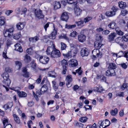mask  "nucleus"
Listing matches in <instances>:
<instances>
[{
    "mask_svg": "<svg viewBox=\"0 0 128 128\" xmlns=\"http://www.w3.org/2000/svg\"><path fill=\"white\" fill-rule=\"evenodd\" d=\"M101 42H94V47L96 48V50H94L92 51L93 54L92 56H98L100 54V51L99 49H100L102 44H101Z\"/></svg>",
    "mask_w": 128,
    "mask_h": 128,
    "instance_id": "nucleus-1",
    "label": "nucleus"
},
{
    "mask_svg": "<svg viewBox=\"0 0 128 128\" xmlns=\"http://www.w3.org/2000/svg\"><path fill=\"white\" fill-rule=\"evenodd\" d=\"M14 30V28L13 27L4 30V36L8 38H12Z\"/></svg>",
    "mask_w": 128,
    "mask_h": 128,
    "instance_id": "nucleus-2",
    "label": "nucleus"
},
{
    "mask_svg": "<svg viewBox=\"0 0 128 128\" xmlns=\"http://www.w3.org/2000/svg\"><path fill=\"white\" fill-rule=\"evenodd\" d=\"M2 76L4 79L3 82L7 86H9L10 83V80L8 78L9 76L7 72H4L1 75Z\"/></svg>",
    "mask_w": 128,
    "mask_h": 128,
    "instance_id": "nucleus-3",
    "label": "nucleus"
},
{
    "mask_svg": "<svg viewBox=\"0 0 128 128\" xmlns=\"http://www.w3.org/2000/svg\"><path fill=\"white\" fill-rule=\"evenodd\" d=\"M53 30L52 32L49 35L48 37L50 38L54 39L55 38L57 34L58 29L57 28H56L54 24H53Z\"/></svg>",
    "mask_w": 128,
    "mask_h": 128,
    "instance_id": "nucleus-4",
    "label": "nucleus"
},
{
    "mask_svg": "<svg viewBox=\"0 0 128 128\" xmlns=\"http://www.w3.org/2000/svg\"><path fill=\"white\" fill-rule=\"evenodd\" d=\"M34 13L36 16L38 18L40 19L44 18V16L42 13V11L40 9H35L34 10Z\"/></svg>",
    "mask_w": 128,
    "mask_h": 128,
    "instance_id": "nucleus-5",
    "label": "nucleus"
},
{
    "mask_svg": "<svg viewBox=\"0 0 128 128\" xmlns=\"http://www.w3.org/2000/svg\"><path fill=\"white\" fill-rule=\"evenodd\" d=\"M48 88L47 84H44L41 88L40 91H36V94H38V95L44 94L48 90Z\"/></svg>",
    "mask_w": 128,
    "mask_h": 128,
    "instance_id": "nucleus-6",
    "label": "nucleus"
},
{
    "mask_svg": "<svg viewBox=\"0 0 128 128\" xmlns=\"http://www.w3.org/2000/svg\"><path fill=\"white\" fill-rule=\"evenodd\" d=\"M78 51L77 49H75L74 50H70L68 51L66 54L64 56H76V54L78 53Z\"/></svg>",
    "mask_w": 128,
    "mask_h": 128,
    "instance_id": "nucleus-7",
    "label": "nucleus"
},
{
    "mask_svg": "<svg viewBox=\"0 0 128 128\" xmlns=\"http://www.w3.org/2000/svg\"><path fill=\"white\" fill-rule=\"evenodd\" d=\"M26 25L24 22H19L17 24L16 26L18 30H21L23 29Z\"/></svg>",
    "mask_w": 128,
    "mask_h": 128,
    "instance_id": "nucleus-8",
    "label": "nucleus"
},
{
    "mask_svg": "<svg viewBox=\"0 0 128 128\" xmlns=\"http://www.w3.org/2000/svg\"><path fill=\"white\" fill-rule=\"evenodd\" d=\"M84 20H82L81 18L78 19V21L75 22V23L79 28H81L84 26Z\"/></svg>",
    "mask_w": 128,
    "mask_h": 128,
    "instance_id": "nucleus-9",
    "label": "nucleus"
},
{
    "mask_svg": "<svg viewBox=\"0 0 128 128\" xmlns=\"http://www.w3.org/2000/svg\"><path fill=\"white\" fill-rule=\"evenodd\" d=\"M49 60V58L48 56H40L39 61L42 63L44 64H47Z\"/></svg>",
    "mask_w": 128,
    "mask_h": 128,
    "instance_id": "nucleus-10",
    "label": "nucleus"
},
{
    "mask_svg": "<svg viewBox=\"0 0 128 128\" xmlns=\"http://www.w3.org/2000/svg\"><path fill=\"white\" fill-rule=\"evenodd\" d=\"M116 74L115 71L113 69L108 70L106 72V76H115Z\"/></svg>",
    "mask_w": 128,
    "mask_h": 128,
    "instance_id": "nucleus-11",
    "label": "nucleus"
},
{
    "mask_svg": "<svg viewBox=\"0 0 128 128\" xmlns=\"http://www.w3.org/2000/svg\"><path fill=\"white\" fill-rule=\"evenodd\" d=\"M81 56H88L89 52L86 48H82L80 51Z\"/></svg>",
    "mask_w": 128,
    "mask_h": 128,
    "instance_id": "nucleus-12",
    "label": "nucleus"
},
{
    "mask_svg": "<svg viewBox=\"0 0 128 128\" xmlns=\"http://www.w3.org/2000/svg\"><path fill=\"white\" fill-rule=\"evenodd\" d=\"M69 18V16L67 12H63L61 14V19L62 21H67Z\"/></svg>",
    "mask_w": 128,
    "mask_h": 128,
    "instance_id": "nucleus-13",
    "label": "nucleus"
},
{
    "mask_svg": "<svg viewBox=\"0 0 128 128\" xmlns=\"http://www.w3.org/2000/svg\"><path fill=\"white\" fill-rule=\"evenodd\" d=\"M71 76V75H68L66 78V79L67 81L66 84L68 88L72 86V85L70 84L72 80Z\"/></svg>",
    "mask_w": 128,
    "mask_h": 128,
    "instance_id": "nucleus-14",
    "label": "nucleus"
},
{
    "mask_svg": "<svg viewBox=\"0 0 128 128\" xmlns=\"http://www.w3.org/2000/svg\"><path fill=\"white\" fill-rule=\"evenodd\" d=\"M78 64L77 61L75 59H72L69 61V65L72 67H76L78 65Z\"/></svg>",
    "mask_w": 128,
    "mask_h": 128,
    "instance_id": "nucleus-15",
    "label": "nucleus"
},
{
    "mask_svg": "<svg viewBox=\"0 0 128 128\" xmlns=\"http://www.w3.org/2000/svg\"><path fill=\"white\" fill-rule=\"evenodd\" d=\"M116 22L113 21L111 22L108 25V26L110 28V30L116 29Z\"/></svg>",
    "mask_w": 128,
    "mask_h": 128,
    "instance_id": "nucleus-16",
    "label": "nucleus"
},
{
    "mask_svg": "<svg viewBox=\"0 0 128 128\" xmlns=\"http://www.w3.org/2000/svg\"><path fill=\"white\" fill-rule=\"evenodd\" d=\"M33 47L31 46L29 48L27 49L26 51V54L24 56H29V55H32L34 53L33 50L32 49Z\"/></svg>",
    "mask_w": 128,
    "mask_h": 128,
    "instance_id": "nucleus-17",
    "label": "nucleus"
},
{
    "mask_svg": "<svg viewBox=\"0 0 128 128\" xmlns=\"http://www.w3.org/2000/svg\"><path fill=\"white\" fill-rule=\"evenodd\" d=\"M14 49L16 50L17 51L20 52H22L23 51V49L20 44L18 43H16L14 45Z\"/></svg>",
    "mask_w": 128,
    "mask_h": 128,
    "instance_id": "nucleus-18",
    "label": "nucleus"
},
{
    "mask_svg": "<svg viewBox=\"0 0 128 128\" xmlns=\"http://www.w3.org/2000/svg\"><path fill=\"white\" fill-rule=\"evenodd\" d=\"M78 39L80 42H83L86 40V36L83 34H80L78 36Z\"/></svg>",
    "mask_w": 128,
    "mask_h": 128,
    "instance_id": "nucleus-19",
    "label": "nucleus"
},
{
    "mask_svg": "<svg viewBox=\"0 0 128 128\" xmlns=\"http://www.w3.org/2000/svg\"><path fill=\"white\" fill-rule=\"evenodd\" d=\"M13 103L12 102H8L6 104L4 105L3 108L5 110L9 108H10L13 106Z\"/></svg>",
    "mask_w": 128,
    "mask_h": 128,
    "instance_id": "nucleus-20",
    "label": "nucleus"
},
{
    "mask_svg": "<svg viewBox=\"0 0 128 128\" xmlns=\"http://www.w3.org/2000/svg\"><path fill=\"white\" fill-rule=\"evenodd\" d=\"M52 56L53 55H57V56H61V53L60 51L54 48L53 50L52 51Z\"/></svg>",
    "mask_w": 128,
    "mask_h": 128,
    "instance_id": "nucleus-21",
    "label": "nucleus"
},
{
    "mask_svg": "<svg viewBox=\"0 0 128 128\" xmlns=\"http://www.w3.org/2000/svg\"><path fill=\"white\" fill-rule=\"evenodd\" d=\"M5 17L2 16H0V26H4L6 23Z\"/></svg>",
    "mask_w": 128,
    "mask_h": 128,
    "instance_id": "nucleus-22",
    "label": "nucleus"
},
{
    "mask_svg": "<svg viewBox=\"0 0 128 128\" xmlns=\"http://www.w3.org/2000/svg\"><path fill=\"white\" fill-rule=\"evenodd\" d=\"M116 34L115 33L112 32L108 36V38L109 42H111L114 40Z\"/></svg>",
    "mask_w": 128,
    "mask_h": 128,
    "instance_id": "nucleus-23",
    "label": "nucleus"
},
{
    "mask_svg": "<svg viewBox=\"0 0 128 128\" xmlns=\"http://www.w3.org/2000/svg\"><path fill=\"white\" fill-rule=\"evenodd\" d=\"M75 14L77 16L80 15L82 13V10L79 8L77 7H75L74 8Z\"/></svg>",
    "mask_w": 128,
    "mask_h": 128,
    "instance_id": "nucleus-24",
    "label": "nucleus"
},
{
    "mask_svg": "<svg viewBox=\"0 0 128 128\" xmlns=\"http://www.w3.org/2000/svg\"><path fill=\"white\" fill-rule=\"evenodd\" d=\"M118 6L120 8L124 9L126 7V2L121 1L118 2Z\"/></svg>",
    "mask_w": 128,
    "mask_h": 128,
    "instance_id": "nucleus-25",
    "label": "nucleus"
},
{
    "mask_svg": "<svg viewBox=\"0 0 128 128\" xmlns=\"http://www.w3.org/2000/svg\"><path fill=\"white\" fill-rule=\"evenodd\" d=\"M122 39V37H118L116 39V42L120 45L121 44H123V43L124 42V41Z\"/></svg>",
    "mask_w": 128,
    "mask_h": 128,
    "instance_id": "nucleus-26",
    "label": "nucleus"
},
{
    "mask_svg": "<svg viewBox=\"0 0 128 128\" xmlns=\"http://www.w3.org/2000/svg\"><path fill=\"white\" fill-rule=\"evenodd\" d=\"M39 40V38L37 36L30 38H29V40L30 42H36Z\"/></svg>",
    "mask_w": 128,
    "mask_h": 128,
    "instance_id": "nucleus-27",
    "label": "nucleus"
},
{
    "mask_svg": "<svg viewBox=\"0 0 128 128\" xmlns=\"http://www.w3.org/2000/svg\"><path fill=\"white\" fill-rule=\"evenodd\" d=\"M95 39L96 42H101L103 40L102 37L98 34H97L96 35Z\"/></svg>",
    "mask_w": 128,
    "mask_h": 128,
    "instance_id": "nucleus-28",
    "label": "nucleus"
},
{
    "mask_svg": "<svg viewBox=\"0 0 128 128\" xmlns=\"http://www.w3.org/2000/svg\"><path fill=\"white\" fill-rule=\"evenodd\" d=\"M13 116L14 117V120L15 122L18 124H20V120L19 117L15 114H13Z\"/></svg>",
    "mask_w": 128,
    "mask_h": 128,
    "instance_id": "nucleus-29",
    "label": "nucleus"
},
{
    "mask_svg": "<svg viewBox=\"0 0 128 128\" xmlns=\"http://www.w3.org/2000/svg\"><path fill=\"white\" fill-rule=\"evenodd\" d=\"M18 94L19 96L20 97H25L26 96L27 94L25 92H18Z\"/></svg>",
    "mask_w": 128,
    "mask_h": 128,
    "instance_id": "nucleus-30",
    "label": "nucleus"
},
{
    "mask_svg": "<svg viewBox=\"0 0 128 128\" xmlns=\"http://www.w3.org/2000/svg\"><path fill=\"white\" fill-rule=\"evenodd\" d=\"M21 36L20 32H18L13 35L12 37L14 39L18 40L20 38Z\"/></svg>",
    "mask_w": 128,
    "mask_h": 128,
    "instance_id": "nucleus-31",
    "label": "nucleus"
},
{
    "mask_svg": "<svg viewBox=\"0 0 128 128\" xmlns=\"http://www.w3.org/2000/svg\"><path fill=\"white\" fill-rule=\"evenodd\" d=\"M106 15L108 17H112L114 16L115 14L112 11H108L106 12Z\"/></svg>",
    "mask_w": 128,
    "mask_h": 128,
    "instance_id": "nucleus-32",
    "label": "nucleus"
},
{
    "mask_svg": "<svg viewBox=\"0 0 128 128\" xmlns=\"http://www.w3.org/2000/svg\"><path fill=\"white\" fill-rule=\"evenodd\" d=\"M116 65L114 64L113 63H110L109 64V66L108 67V68L109 69L114 70V69H116Z\"/></svg>",
    "mask_w": 128,
    "mask_h": 128,
    "instance_id": "nucleus-33",
    "label": "nucleus"
},
{
    "mask_svg": "<svg viewBox=\"0 0 128 128\" xmlns=\"http://www.w3.org/2000/svg\"><path fill=\"white\" fill-rule=\"evenodd\" d=\"M61 7V4L59 2H56L54 4V8L55 9H57Z\"/></svg>",
    "mask_w": 128,
    "mask_h": 128,
    "instance_id": "nucleus-34",
    "label": "nucleus"
},
{
    "mask_svg": "<svg viewBox=\"0 0 128 128\" xmlns=\"http://www.w3.org/2000/svg\"><path fill=\"white\" fill-rule=\"evenodd\" d=\"M92 18L91 16H87L84 18V22L85 23H86L92 19Z\"/></svg>",
    "mask_w": 128,
    "mask_h": 128,
    "instance_id": "nucleus-35",
    "label": "nucleus"
},
{
    "mask_svg": "<svg viewBox=\"0 0 128 128\" xmlns=\"http://www.w3.org/2000/svg\"><path fill=\"white\" fill-rule=\"evenodd\" d=\"M76 26V24L73 25H67L66 24V27L68 29H72L75 28Z\"/></svg>",
    "mask_w": 128,
    "mask_h": 128,
    "instance_id": "nucleus-36",
    "label": "nucleus"
},
{
    "mask_svg": "<svg viewBox=\"0 0 128 128\" xmlns=\"http://www.w3.org/2000/svg\"><path fill=\"white\" fill-rule=\"evenodd\" d=\"M51 48H52L50 46H48L47 48L46 51V52L47 55H50V56H52V54H51L52 51L51 52L50 50V49Z\"/></svg>",
    "mask_w": 128,
    "mask_h": 128,
    "instance_id": "nucleus-37",
    "label": "nucleus"
},
{
    "mask_svg": "<svg viewBox=\"0 0 128 128\" xmlns=\"http://www.w3.org/2000/svg\"><path fill=\"white\" fill-rule=\"evenodd\" d=\"M118 112V109L117 108H115L114 110H111L110 111L111 114L113 116H115L117 114Z\"/></svg>",
    "mask_w": 128,
    "mask_h": 128,
    "instance_id": "nucleus-38",
    "label": "nucleus"
},
{
    "mask_svg": "<svg viewBox=\"0 0 128 128\" xmlns=\"http://www.w3.org/2000/svg\"><path fill=\"white\" fill-rule=\"evenodd\" d=\"M88 119V118L86 116L82 117L80 118V121L82 122H86Z\"/></svg>",
    "mask_w": 128,
    "mask_h": 128,
    "instance_id": "nucleus-39",
    "label": "nucleus"
},
{
    "mask_svg": "<svg viewBox=\"0 0 128 128\" xmlns=\"http://www.w3.org/2000/svg\"><path fill=\"white\" fill-rule=\"evenodd\" d=\"M81 67H80L78 70H76V72H73L72 73L74 74V75L76 74V73H78V74L79 75H80L81 74L82 72V70H81Z\"/></svg>",
    "mask_w": 128,
    "mask_h": 128,
    "instance_id": "nucleus-40",
    "label": "nucleus"
},
{
    "mask_svg": "<svg viewBox=\"0 0 128 128\" xmlns=\"http://www.w3.org/2000/svg\"><path fill=\"white\" fill-rule=\"evenodd\" d=\"M128 52L127 51H122L120 52L118 54H122V55L118 56H128Z\"/></svg>",
    "mask_w": 128,
    "mask_h": 128,
    "instance_id": "nucleus-41",
    "label": "nucleus"
},
{
    "mask_svg": "<svg viewBox=\"0 0 128 128\" xmlns=\"http://www.w3.org/2000/svg\"><path fill=\"white\" fill-rule=\"evenodd\" d=\"M111 10L113 12L116 14V12L118 10V9L117 7L115 6H114L111 8Z\"/></svg>",
    "mask_w": 128,
    "mask_h": 128,
    "instance_id": "nucleus-42",
    "label": "nucleus"
},
{
    "mask_svg": "<svg viewBox=\"0 0 128 128\" xmlns=\"http://www.w3.org/2000/svg\"><path fill=\"white\" fill-rule=\"evenodd\" d=\"M31 58L30 56H24V60L26 63H28L30 62Z\"/></svg>",
    "mask_w": 128,
    "mask_h": 128,
    "instance_id": "nucleus-43",
    "label": "nucleus"
},
{
    "mask_svg": "<svg viewBox=\"0 0 128 128\" xmlns=\"http://www.w3.org/2000/svg\"><path fill=\"white\" fill-rule=\"evenodd\" d=\"M118 28H117L116 29V30L117 34H118L120 35H123L124 34L123 32H122L120 30H118Z\"/></svg>",
    "mask_w": 128,
    "mask_h": 128,
    "instance_id": "nucleus-44",
    "label": "nucleus"
},
{
    "mask_svg": "<svg viewBox=\"0 0 128 128\" xmlns=\"http://www.w3.org/2000/svg\"><path fill=\"white\" fill-rule=\"evenodd\" d=\"M3 123L4 124V127L5 128L7 126V125H9L10 124H8V121L7 119H5L3 121Z\"/></svg>",
    "mask_w": 128,
    "mask_h": 128,
    "instance_id": "nucleus-45",
    "label": "nucleus"
},
{
    "mask_svg": "<svg viewBox=\"0 0 128 128\" xmlns=\"http://www.w3.org/2000/svg\"><path fill=\"white\" fill-rule=\"evenodd\" d=\"M30 66L33 69H35L36 68V64L33 61L30 63Z\"/></svg>",
    "mask_w": 128,
    "mask_h": 128,
    "instance_id": "nucleus-46",
    "label": "nucleus"
},
{
    "mask_svg": "<svg viewBox=\"0 0 128 128\" xmlns=\"http://www.w3.org/2000/svg\"><path fill=\"white\" fill-rule=\"evenodd\" d=\"M12 44V42L9 39H8L6 42V45L7 48H8Z\"/></svg>",
    "mask_w": 128,
    "mask_h": 128,
    "instance_id": "nucleus-47",
    "label": "nucleus"
},
{
    "mask_svg": "<svg viewBox=\"0 0 128 128\" xmlns=\"http://www.w3.org/2000/svg\"><path fill=\"white\" fill-rule=\"evenodd\" d=\"M77 34L76 31H74L70 33V36L72 37H74L76 36Z\"/></svg>",
    "mask_w": 128,
    "mask_h": 128,
    "instance_id": "nucleus-48",
    "label": "nucleus"
},
{
    "mask_svg": "<svg viewBox=\"0 0 128 128\" xmlns=\"http://www.w3.org/2000/svg\"><path fill=\"white\" fill-rule=\"evenodd\" d=\"M124 41L127 42L128 41V34H126L122 37Z\"/></svg>",
    "mask_w": 128,
    "mask_h": 128,
    "instance_id": "nucleus-49",
    "label": "nucleus"
},
{
    "mask_svg": "<svg viewBox=\"0 0 128 128\" xmlns=\"http://www.w3.org/2000/svg\"><path fill=\"white\" fill-rule=\"evenodd\" d=\"M105 122H105V124L106 125L105 126L106 127L108 126L110 124V122L109 120L108 119H106L105 120H104Z\"/></svg>",
    "mask_w": 128,
    "mask_h": 128,
    "instance_id": "nucleus-50",
    "label": "nucleus"
},
{
    "mask_svg": "<svg viewBox=\"0 0 128 128\" xmlns=\"http://www.w3.org/2000/svg\"><path fill=\"white\" fill-rule=\"evenodd\" d=\"M61 49L62 50H65L66 46V45L63 42L61 43Z\"/></svg>",
    "mask_w": 128,
    "mask_h": 128,
    "instance_id": "nucleus-51",
    "label": "nucleus"
},
{
    "mask_svg": "<svg viewBox=\"0 0 128 128\" xmlns=\"http://www.w3.org/2000/svg\"><path fill=\"white\" fill-rule=\"evenodd\" d=\"M52 86L55 89H57L58 88V87L56 86V83L54 81H53L52 82Z\"/></svg>",
    "mask_w": 128,
    "mask_h": 128,
    "instance_id": "nucleus-52",
    "label": "nucleus"
},
{
    "mask_svg": "<svg viewBox=\"0 0 128 128\" xmlns=\"http://www.w3.org/2000/svg\"><path fill=\"white\" fill-rule=\"evenodd\" d=\"M16 64L17 66L18 67L19 69H20L21 68L22 64L20 62L16 61Z\"/></svg>",
    "mask_w": 128,
    "mask_h": 128,
    "instance_id": "nucleus-53",
    "label": "nucleus"
},
{
    "mask_svg": "<svg viewBox=\"0 0 128 128\" xmlns=\"http://www.w3.org/2000/svg\"><path fill=\"white\" fill-rule=\"evenodd\" d=\"M128 12L126 10H125L124 9L122 10L121 11V14L123 16H125L127 13Z\"/></svg>",
    "mask_w": 128,
    "mask_h": 128,
    "instance_id": "nucleus-54",
    "label": "nucleus"
},
{
    "mask_svg": "<svg viewBox=\"0 0 128 128\" xmlns=\"http://www.w3.org/2000/svg\"><path fill=\"white\" fill-rule=\"evenodd\" d=\"M59 38L60 39L63 38L67 40H68V38L66 34L64 35L63 36H60L59 37Z\"/></svg>",
    "mask_w": 128,
    "mask_h": 128,
    "instance_id": "nucleus-55",
    "label": "nucleus"
},
{
    "mask_svg": "<svg viewBox=\"0 0 128 128\" xmlns=\"http://www.w3.org/2000/svg\"><path fill=\"white\" fill-rule=\"evenodd\" d=\"M13 12V11L12 10H8L6 11L5 13L7 16H9Z\"/></svg>",
    "mask_w": 128,
    "mask_h": 128,
    "instance_id": "nucleus-56",
    "label": "nucleus"
},
{
    "mask_svg": "<svg viewBox=\"0 0 128 128\" xmlns=\"http://www.w3.org/2000/svg\"><path fill=\"white\" fill-rule=\"evenodd\" d=\"M66 68V66H63V70L62 73V74H66L67 71Z\"/></svg>",
    "mask_w": 128,
    "mask_h": 128,
    "instance_id": "nucleus-57",
    "label": "nucleus"
},
{
    "mask_svg": "<svg viewBox=\"0 0 128 128\" xmlns=\"http://www.w3.org/2000/svg\"><path fill=\"white\" fill-rule=\"evenodd\" d=\"M76 125L80 127H81L82 128L83 126V124L80 122H76Z\"/></svg>",
    "mask_w": 128,
    "mask_h": 128,
    "instance_id": "nucleus-58",
    "label": "nucleus"
},
{
    "mask_svg": "<svg viewBox=\"0 0 128 128\" xmlns=\"http://www.w3.org/2000/svg\"><path fill=\"white\" fill-rule=\"evenodd\" d=\"M104 122H105L104 120H103L102 121L100 125L99 126L100 128H105L106 127L105 126V125H104Z\"/></svg>",
    "mask_w": 128,
    "mask_h": 128,
    "instance_id": "nucleus-59",
    "label": "nucleus"
},
{
    "mask_svg": "<svg viewBox=\"0 0 128 128\" xmlns=\"http://www.w3.org/2000/svg\"><path fill=\"white\" fill-rule=\"evenodd\" d=\"M41 76L40 75L38 78L36 80V83L38 84H39L41 81Z\"/></svg>",
    "mask_w": 128,
    "mask_h": 128,
    "instance_id": "nucleus-60",
    "label": "nucleus"
},
{
    "mask_svg": "<svg viewBox=\"0 0 128 128\" xmlns=\"http://www.w3.org/2000/svg\"><path fill=\"white\" fill-rule=\"evenodd\" d=\"M12 69L9 67H7L5 68V71L6 72H10L12 71Z\"/></svg>",
    "mask_w": 128,
    "mask_h": 128,
    "instance_id": "nucleus-61",
    "label": "nucleus"
},
{
    "mask_svg": "<svg viewBox=\"0 0 128 128\" xmlns=\"http://www.w3.org/2000/svg\"><path fill=\"white\" fill-rule=\"evenodd\" d=\"M62 65L63 67V66H66L68 64L67 61L64 60H63L62 62Z\"/></svg>",
    "mask_w": 128,
    "mask_h": 128,
    "instance_id": "nucleus-62",
    "label": "nucleus"
},
{
    "mask_svg": "<svg viewBox=\"0 0 128 128\" xmlns=\"http://www.w3.org/2000/svg\"><path fill=\"white\" fill-rule=\"evenodd\" d=\"M96 30L97 32H103L104 30L101 27H99L96 29Z\"/></svg>",
    "mask_w": 128,
    "mask_h": 128,
    "instance_id": "nucleus-63",
    "label": "nucleus"
},
{
    "mask_svg": "<svg viewBox=\"0 0 128 128\" xmlns=\"http://www.w3.org/2000/svg\"><path fill=\"white\" fill-rule=\"evenodd\" d=\"M101 80V81L104 82H106V78L104 76L102 75Z\"/></svg>",
    "mask_w": 128,
    "mask_h": 128,
    "instance_id": "nucleus-64",
    "label": "nucleus"
}]
</instances>
